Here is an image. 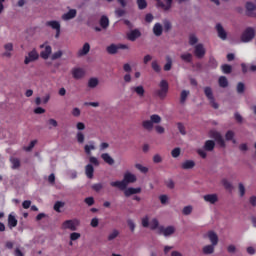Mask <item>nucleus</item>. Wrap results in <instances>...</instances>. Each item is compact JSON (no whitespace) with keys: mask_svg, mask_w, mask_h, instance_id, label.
<instances>
[{"mask_svg":"<svg viewBox=\"0 0 256 256\" xmlns=\"http://www.w3.org/2000/svg\"><path fill=\"white\" fill-rule=\"evenodd\" d=\"M180 58L182 61H185V63H191V61H193V55L191 53L182 54Z\"/></svg>","mask_w":256,"mask_h":256,"instance_id":"38","label":"nucleus"},{"mask_svg":"<svg viewBox=\"0 0 256 256\" xmlns=\"http://www.w3.org/2000/svg\"><path fill=\"white\" fill-rule=\"evenodd\" d=\"M205 47L203 44H197L194 48V55L197 59H203L205 57Z\"/></svg>","mask_w":256,"mask_h":256,"instance_id":"9","label":"nucleus"},{"mask_svg":"<svg viewBox=\"0 0 256 256\" xmlns=\"http://www.w3.org/2000/svg\"><path fill=\"white\" fill-rule=\"evenodd\" d=\"M107 53H109V55H115L117 53L118 50V46L115 44H111L110 46H108L106 48Z\"/></svg>","mask_w":256,"mask_h":256,"instance_id":"35","label":"nucleus"},{"mask_svg":"<svg viewBox=\"0 0 256 256\" xmlns=\"http://www.w3.org/2000/svg\"><path fill=\"white\" fill-rule=\"evenodd\" d=\"M75 17H77V10L75 9H71L62 15L63 21H70V19H75Z\"/></svg>","mask_w":256,"mask_h":256,"instance_id":"13","label":"nucleus"},{"mask_svg":"<svg viewBox=\"0 0 256 256\" xmlns=\"http://www.w3.org/2000/svg\"><path fill=\"white\" fill-rule=\"evenodd\" d=\"M100 26L102 29H107V27H109V18L107 16H102L100 18Z\"/></svg>","mask_w":256,"mask_h":256,"instance_id":"33","label":"nucleus"},{"mask_svg":"<svg viewBox=\"0 0 256 256\" xmlns=\"http://www.w3.org/2000/svg\"><path fill=\"white\" fill-rule=\"evenodd\" d=\"M203 253L204 255H211L215 253V245H207L203 247Z\"/></svg>","mask_w":256,"mask_h":256,"instance_id":"29","label":"nucleus"},{"mask_svg":"<svg viewBox=\"0 0 256 256\" xmlns=\"http://www.w3.org/2000/svg\"><path fill=\"white\" fill-rule=\"evenodd\" d=\"M35 145H37V140H32L29 144V146L25 147L24 149L26 151H32L33 147H35Z\"/></svg>","mask_w":256,"mask_h":256,"instance_id":"62","label":"nucleus"},{"mask_svg":"<svg viewBox=\"0 0 256 256\" xmlns=\"http://www.w3.org/2000/svg\"><path fill=\"white\" fill-rule=\"evenodd\" d=\"M153 33L156 35V37H161V35H163V26H161L159 23H156L153 27Z\"/></svg>","mask_w":256,"mask_h":256,"instance_id":"25","label":"nucleus"},{"mask_svg":"<svg viewBox=\"0 0 256 256\" xmlns=\"http://www.w3.org/2000/svg\"><path fill=\"white\" fill-rule=\"evenodd\" d=\"M222 185L228 191H231V189H233V185L231 184V182L227 181V179L222 180Z\"/></svg>","mask_w":256,"mask_h":256,"instance_id":"46","label":"nucleus"},{"mask_svg":"<svg viewBox=\"0 0 256 256\" xmlns=\"http://www.w3.org/2000/svg\"><path fill=\"white\" fill-rule=\"evenodd\" d=\"M204 201H206V203H210L211 205H215V203H217V201H219V196H217V194H207L203 196Z\"/></svg>","mask_w":256,"mask_h":256,"instance_id":"10","label":"nucleus"},{"mask_svg":"<svg viewBox=\"0 0 256 256\" xmlns=\"http://www.w3.org/2000/svg\"><path fill=\"white\" fill-rule=\"evenodd\" d=\"M76 139L78 143H85V135L82 132H78L76 135Z\"/></svg>","mask_w":256,"mask_h":256,"instance_id":"54","label":"nucleus"},{"mask_svg":"<svg viewBox=\"0 0 256 256\" xmlns=\"http://www.w3.org/2000/svg\"><path fill=\"white\" fill-rule=\"evenodd\" d=\"M158 233L159 235H163L164 237H169V235H173V233H175V227L168 226L165 228L163 226H160L158 228Z\"/></svg>","mask_w":256,"mask_h":256,"instance_id":"7","label":"nucleus"},{"mask_svg":"<svg viewBox=\"0 0 256 256\" xmlns=\"http://www.w3.org/2000/svg\"><path fill=\"white\" fill-rule=\"evenodd\" d=\"M95 149V145H85L84 146V151L86 153V155H90L91 154V151H94Z\"/></svg>","mask_w":256,"mask_h":256,"instance_id":"52","label":"nucleus"},{"mask_svg":"<svg viewBox=\"0 0 256 256\" xmlns=\"http://www.w3.org/2000/svg\"><path fill=\"white\" fill-rule=\"evenodd\" d=\"M12 169H19L21 167V160L19 158H10Z\"/></svg>","mask_w":256,"mask_h":256,"instance_id":"32","label":"nucleus"},{"mask_svg":"<svg viewBox=\"0 0 256 256\" xmlns=\"http://www.w3.org/2000/svg\"><path fill=\"white\" fill-rule=\"evenodd\" d=\"M177 127H178L179 133H181V135H187V131L185 130V125H183V123L178 122Z\"/></svg>","mask_w":256,"mask_h":256,"instance_id":"49","label":"nucleus"},{"mask_svg":"<svg viewBox=\"0 0 256 256\" xmlns=\"http://www.w3.org/2000/svg\"><path fill=\"white\" fill-rule=\"evenodd\" d=\"M150 121L153 123H161V116L153 114L150 116Z\"/></svg>","mask_w":256,"mask_h":256,"instance_id":"47","label":"nucleus"},{"mask_svg":"<svg viewBox=\"0 0 256 256\" xmlns=\"http://www.w3.org/2000/svg\"><path fill=\"white\" fill-rule=\"evenodd\" d=\"M79 219L66 220L62 223V229H69L70 231H77L79 227Z\"/></svg>","mask_w":256,"mask_h":256,"instance_id":"5","label":"nucleus"},{"mask_svg":"<svg viewBox=\"0 0 256 256\" xmlns=\"http://www.w3.org/2000/svg\"><path fill=\"white\" fill-rule=\"evenodd\" d=\"M135 181H137V176L131 172H126L123 180L111 182L110 185L111 187H117L120 191H125V189H127V185L129 183H135Z\"/></svg>","mask_w":256,"mask_h":256,"instance_id":"1","label":"nucleus"},{"mask_svg":"<svg viewBox=\"0 0 256 256\" xmlns=\"http://www.w3.org/2000/svg\"><path fill=\"white\" fill-rule=\"evenodd\" d=\"M208 238L210 239V242L214 246L217 245V243H219V236H217V233L213 231L208 232Z\"/></svg>","mask_w":256,"mask_h":256,"instance_id":"20","label":"nucleus"},{"mask_svg":"<svg viewBox=\"0 0 256 256\" xmlns=\"http://www.w3.org/2000/svg\"><path fill=\"white\" fill-rule=\"evenodd\" d=\"M218 65L219 64L217 63V60L215 58H210L209 67H211V69H217Z\"/></svg>","mask_w":256,"mask_h":256,"instance_id":"53","label":"nucleus"},{"mask_svg":"<svg viewBox=\"0 0 256 256\" xmlns=\"http://www.w3.org/2000/svg\"><path fill=\"white\" fill-rule=\"evenodd\" d=\"M189 90H182L180 93V103L181 105H185V102L187 101V97H189Z\"/></svg>","mask_w":256,"mask_h":256,"instance_id":"27","label":"nucleus"},{"mask_svg":"<svg viewBox=\"0 0 256 256\" xmlns=\"http://www.w3.org/2000/svg\"><path fill=\"white\" fill-rule=\"evenodd\" d=\"M84 203L91 207V205H95V199L93 197H87L85 198Z\"/></svg>","mask_w":256,"mask_h":256,"instance_id":"60","label":"nucleus"},{"mask_svg":"<svg viewBox=\"0 0 256 256\" xmlns=\"http://www.w3.org/2000/svg\"><path fill=\"white\" fill-rule=\"evenodd\" d=\"M213 149H215V141L207 140L204 144V150L205 151H213Z\"/></svg>","mask_w":256,"mask_h":256,"instance_id":"30","label":"nucleus"},{"mask_svg":"<svg viewBox=\"0 0 256 256\" xmlns=\"http://www.w3.org/2000/svg\"><path fill=\"white\" fill-rule=\"evenodd\" d=\"M132 93H136V95H138V97L143 98L145 97V88L141 85L139 86H133L130 88Z\"/></svg>","mask_w":256,"mask_h":256,"instance_id":"12","label":"nucleus"},{"mask_svg":"<svg viewBox=\"0 0 256 256\" xmlns=\"http://www.w3.org/2000/svg\"><path fill=\"white\" fill-rule=\"evenodd\" d=\"M136 169H138V171H140L141 173H149V168L141 165V164H136L135 165Z\"/></svg>","mask_w":256,"mask_h":256,"instance_id":"50","label":"nucleus"},{"mask_svg":"<svg viewBox=\"0 0 256 256\" xmlns=\"http://www.w3.org/2000/svg\"><path fill=\"white\" fill-rule=\"evenodd\" d=\"M253 39H255V29L252 27L246 28L241 35L242 43H249V41H253Z\"/></svg>","mask_w":256,"mask_h":256,"instance_id":"3","label":"nucleus"},{"mask_svg":"<svg viewBox=\"0 0 256 256\" xmlns=\"http://www.w3.org/2000/svg\"><path fill=\"white\" fill-rule=\"evenodd\" d=\"M204 95H206L211 107L213 109H219V104L215 102V96H213V90L211 87L207 86L204 88Z\"/></svg>","mask_w":256,"mask_h":256,"instance_id":"4","label":"nucleus"},{"mask_svg":"<svg viewBox=\"0 0 256 256\" xmlns=\"http://www.w3.org/2000/svg\"><path fill=\"white\" fill-rule=\"evenodd\" d=\"M210 137L212 139H215V141L218 143V145H220V147H225V140L223 139V136L221 135V133L217 131H211Z\"/></svg>","mask_w":256,"mask_h":256,"instance_id":"8","label":"nucleus"},{"mask_svg":"<svg viewBox=\"0 0 256 256\" xmlns=\"http://www.w3.org/2000/svg\"><path fill=\"white\" fill-rule=\"evenodd\" d=\"M142 227H149V216H145L144 218H142Z\"/></svg>","mask_w":256,"mask_h":256,"instance_id":"64","label":"nucleus"},{"mask_svg":"<svg viewBox=\"0 0 256 256\" xmlns=\"http://www.w3.org/2000/svg\"><path fill=\"white\" fill-rule=\"evenodd\" d=\"M138 8L142 11L143 9H147V1L146 0H137Z\"/></svg>","mask_w":256,"mask_h":256,"instance_id":"44","label":"nucleus"},{"mask_svg":"<svg viewBox=\"0 0 256 256\" xmlns=\"http://www.w3.org/2000/svg\"><path fill=\"white\" fill-rule=\"evenodd\" d=\"M199 39L197 38V36H195V34H191L189 36V44L190 45H197Z\"/></svg>","mask_w":256,"mask_h":256,"instance_id":"48","label":"nucleus"},{"mask_svg":"<svg viewBox=\"0 0 256 256\" xmlns=\"http://www.w3.org/2000/svg\"><path fill=\"white\" fill-rule=\"evenodd\" d=\"M46 25L48 27H51L52 29H55V31H58L59 29H61V24L55 20L46 22Z\"/></svg>","mask_w":256,"mask_h":256,"instance_id":"28","label":"nucleus"},{"mask_svg":"<svg viewBox=\"0 0 256 256\" xmlns=\"http://www.w3.org/2000/svg\"><path fill=\"white\" fill-rule=\"evenodd\" d=\"M92 189H93V191H96V193H99V191H101V189H103V184L96 183V184L92 185Z\"/></svg>","mask_w":256,"mask_h":256,"instance_id":"58","label":"nucleus"},{"mask_svg":"<svg viewBox=\"0 0 256 256\" xmlns=\"http://www.w3.org/2000/svg\"><path fill=\"white\" fill-rule=\"evenodd\" d=\"M37 59H39V53H37V50L33 49L28 53V56L25 57L24 63L25 65H29L33 63V61H37Z\"/></svg>","mask_w":256,"mask_h":256,"instance_id":"6","label":"nucleus"},{"mask_svg":"<svg viewBox=\"0 0 256 256\" xmlns=\"http://www.w3.org/2000/svg\"><path fill=\"white\" fill-rule=\"evenodd\" d=\"M81 238V234L78 232H73L70 234V240L71 241H77V239Z\"/></svg>","mask_w":256,"mask_h":256,"instance_id":"59","label":"nucleus"},{"mask_svg":"<svg viewBox=\"0 0 256 256\" xmlns=\"http://www.w3.org/2000/svg\"><path fill=\"white\" fill-rule=\"evenodd\" d=\"M236 91L239 94L245 93V84L243 82H239L236 87Z\"/></svg>","mask_w":256,"mask_h":256,"instance_id":"43","label":"nucleus"},{"mask_svg":"<svg viewBox=\"0 0 256 256\" xmlns=\"http://www.w3.org/2000/svg\"><path fill=\"white\" fill-rule=\"evenodd\" d=\"M93 173H95V168L91 164H87L85 167V174L88 179H93Z\"/></svg>","mask_w":256,"mask_h":256,"instance_id":"21","label":"nucleus"},{"mask_svg":"<svg viewBox=\"0 0 256 256\" xmlns=\"http://www.w3.org/2000/svg\"><path fill=\"white\" fill-rule=\"evenodd\" d=\"M171 67H173V59L171 56H166V64L164 65V71H171Z\"/></svg>","mask_w":256,"mask_h":256,"instance_id":"31","label":"nucleus"},{"mask_svg":"<svg viewBox=\"0 0 256 256\" xmlns=\"http://www.w3.org/2000/svg\"><path fill=\"white\" fill-rule=\"evenodd\" d=\"M89 161L92 165H95L96 167L99 166V160L95 156H91Z\"/></svg>","mask_w":256,"mask_h":256,"instance_id":"63","label":"nucleus"},{"mask_svg":"<svg viewBox=\"0 0 256 256\" xmlns=\"http://www.w3.org/2000/svg\"><path fill=\"white\" fill-rule=\"evenodd\" d=\"M255 9H256L255 4H253L252 2L246 3V11H247L248 17H253V11H255Z\"/></svg>","mask_w":256,"mask_h":256,"instance_id":"23","label":"nucleus"},{"mask_svg":"<svg viewBox=\"0 0 256 256\" xmlns=\"http://www.w3.org/2000/svg\"><path fill=\"white\" fill-rule=\"evenodd\" d=\"M171 155H172V157H174V159H177V157H179V155H181V148H179V147L174 148L171 151Z\"/></svg>","mask_w":256,"mask_h":256,"instance_id":"51","label":"nucleus"},{"mask_svg":"<svg viewBox=\"0 0 256 256\" xmlns=\"http://www.w3.org/2000/svg\"><path fill=\"white\" fill-rule=\"evenodd\" d=\"M137 193H141V188H127L124 191L125 197H131V195H137Z\"/></svg>","mask_w":256,"mask_h":256,"instance_id":"18","label":"nucleus"},{"mask_svg":"<svg viewBox=\"0 0 256 256\" xmlns=\"http://www.w3.org/2000/svg\"><path fill=\"white\" fill-rule=\"evenodd\" d=\"M216 31L218 33V37L221 38L222 41H225V39H227V32L225 31L221 24L218 23L216 25Z\"/></svg>","mask_w":256,"mask_h":256,"instance_id":"15","label":"nucleus"},{"mask_svg":"<svg viewBox=\"0 0 256 256\" xmlns=\"http://www.w3.org/2000/svg\"><path fill=\"white\" fill-rule=\"evenodd\" d=\"M48 125H50L49 129H51L52 127H57V125H59V123L57 122V120L51 118L48 120Z\"/></svg>","mask_w":256,"mask_h":256,"instance_id":"61","label":"nucleus"},{"mask_svg":"<svg viewBox=\"0 0 256 256\" xmlns=\"http://www.w3.org/2000/svg\"><path fill=\"white\" fill-rule=\"evenodd\" d=\"M72 76L74 79H83L85 77V70L83 68L72 69Z\"/></svg>","mask_w":256,"mask_h":256,"instance_id":"11","label":"nucleus"},{"mask_svg":"<svg viewBox=\"0 0 256 256\" xmlns=\"http://www.w3.org/2000/svg\"><path fill=\"white\" fill-rule=\"evenodd\" d=\"M61 57H63V52L61 50H59L52 55V61L61 59Z\"/></svg>","mask_w":256,"mask_h":256,"instance_id":"57","label":"nucleus"},{"mask_svg":"<svg viewBox=\"0 0 256 256\" xmlns=\"http://www.w3.org/2000/svg\"><path fill=\"white\" fill-rule=\"evenodd\" d=\"M192 212H193V207L191 206H186L182 210L183 215H191Z\"/></svg>","mask_w":256,"mask_h":256,"instance_id":"55","label":"nucleus"},{"mask_svg":"<svg viewBox=\"0 0 256 256\" xmlns=\"http://www.w3.org/2000/svg\"><path fill=\"white\" fill-rule=\"evenodd\" d=\"M151 67L155 73H161V66L157 62V60L152 61Z\"/></svg>","mask_w":256,"mask_h":256,"instance_id":"41","label":"nucleus"},{"mask_svg":"<svg viewBox=\"0 0 256 256\" xmlns=\"http://www.w3.org/2000/svg\"><path fill=\"white\" fill-rule=\"evenodd\" d=\"M149 226L152 231H155L159 227V220L157 218L152 219Z\"/></svg>","mask_w":256,"mask_h":256,"instance_id":"42","label":"nucleus"},{"mask_svg":"<svg viewBox=\"0 0 256 256\" xmlns=\"http://www.w3.org/2000/svg\"><path fill=\"white\" fill-rule=\"evenodd\" d=\"M233 137H235V133L231 130H229L225 135L226 141H233Z\"/></svg>","mask_w":256,"mask_h":256,"instance_id":"56","label":"nucleus"},{"mask_svg":"<svg viewBox=\"0 0 256 256\" xmlns=\"http://www.w3.org/2000/svg\"><path fill=\"white\" fill-rule=\"evenodd\" d=\"M65 207V202L57 201L54 204V211L56 213H61V208Z\"/></svg>","mask_w":256,"mask_h":256,"instance_id":"40","label":"nucleus"},{"mask_svg":"<svg viewBox=\"0 0 256 256\" xmlns=\"http://www.w3.org/2000/svg\"><path fill=\"white\" fill-rule=\"evenodd\" d=\"M141 37V32L137 29L132 30L130 33L127 34V39L129 41H137Z\"/></svg>","mask_w":256,"mask_h":256,"instance_id":"16","label":"nucleus"},{"mask_svg":"<svg viewBox=\"0 0 256 256\" xmlns=\"http://www.w3.org/2000/svg\"><path fill=\"white\" fill-rule=\"evenodd\" d=\"M119 237V231L113 230L112 233L108 235V241H113V239H117Z\"/></svg>","mask_w":256,"mask_h":256,"instance_id":"45","label":"nucleus"},{"mask_svg":"<svg viewBox=\"0 0 256 256\" xmlns=\"http://www.w3.org/2000/svg\"><path fill=\"white\" fill-rule=\"evenodd\" d=\"M97 85H99V80L97 78H90L88 81V87H90V89H95V87H97Z\"/></svg>","mask_w":256,"mask_h":256,"instance_id":"39","label":"nucleus"},{"mask_svg":"<svg viewBox=\"0 0 256 256\" xmlns=\"http://www.w3.org/2000/svg\"><path fill=\"white\" fill-rule=\"evenodd\" d=\"M8 225H9L10 229H13V227H15L17 225V218H15V216L10 214L8 216Z\"/></svg>","mask_w":256,"mask_h":256,"instance_id":"36","label":"nucleus"},{"mask_svg":"<svg viewBox=\"0 0 256 256\" xmlns=\"http://www.w3.org/2000/svg\"><path fill=\"white\" fill-rule=\"evenodd\" d=\"M195 167V161L193 160H186L181 164V168L184 170L193 169Z\"/></svg>","mask_w":256,"mask_h":256,"instance_id":"22","label":"nucleus"},{"mask_svg":"<svg viewBox=\"0 0 256 256\" xmlns=\"http://www.w3.org/2000/svg\"><path fill=\"white\" fill-rule=\"evenodd\" d=\"M218 85L219 87H222V89H225L229 87V80H227V77L225 76H220L218 79Z\"/></svg>","mask_w":256,"mask_h":256,"instance_id":"24","label":"nucleus"},{"mask_svg":"<svg viewBox=\"0 0 256 256\" xmlns=\"http://www.w3.org/2000/svg\"><path fill=\"white\" fill-rule=\"evenodd\" d=\"M157 5L164 9V11H169L171 9V5H173V0H166V4L163 3V0H156Z\"/></svg>","mask_w":256,"mask_h":256,"instance_id":"14","label":"nucleus"},{"mask_svg":"<svg viewBox=\"0 0 256 256\" xmlns=\"http://www.w3.org/2000/svg\"><path fill=\"white\" fill-rule=\"evenodd\" d=\"M142 127L146 129V131L153 130V122L151 120H145L142 122Z\"/></svg>","mask_w":256,"mask_h":256,"instance_id":"34","label":"nucleus"},{"mask_svg":"<svg viewBox=\"0 0 256 256\" xmlns=\"http://www.w3.org/2000/svg\"><path fill=\"white\" fill-rule=\"evenodd\" d=\"M159 87L160 89L156 90V95L159 99H165L169 93V83L166 80H162L160 81Z\"/></svg>","mask_w":256,"mask_h":256,"instance_id":"2","label":"nucleus"},{"mask_svg":"<svg viewBox=\"0 0 256 256\" xmlns=\"http://www.w3.org/2000/svg\"><path fill=\"white\" fill-rule=\"evenodd\" d=\"M89 51H91V45H89V43H85L82 47V49H80L78 51V57H83L85 55H87V53H89Z\"/></svg>","mask_w":256,"mask_h":256,"instance_id":"17","label":"nucleus"},{"mask_svg":"<svg viewBox=\"0 0 256 256\" xmlns=\"http://www.w3.org/2000/svg\"><path fill=\"white\" fill-rule=\"evenodd\" d=\"M52 48L51 46H46L45 49L40 53V57L42 59H49V55H51Z\"/></svg>","mask_w":256,"mask_h":256,"instance_id":"26","label":"nucleus"},{"mask_svg":"<svg viewBox=\"0 0 256 256\" xmlns=\"http://www.w3.org/2000/svg\"><path fill=\"white\" fill-rule=\"evenodd\" d=\"M101 159H103L104 163H107V165H114L115 160L109 155V153H103L101 154Z\"/></svg>","mask_w":256,"mask_h":256,"instance_id":"19","label":"nucleus"},{"mask_svg":"<svg viewBox=\"0 0 256 256\" xmlns=\"http://www.w3.org/2000/svg\"><path fill=\"white\" fill-rule=\"evenodd\" d=\"M221 70H222V73H224L225 75H229L231 71H233V67H231V65L229 64H223L221 66Z\"/></svg>","mask_w":256,"mask_h":256,"instance_id":"37","label":"nucleus"}]
</instances>
